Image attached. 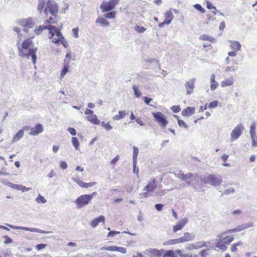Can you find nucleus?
I'll list each match as a JSON object with an SVG mask.
<instances>
[{
  "label": "nucleus",
  "mask_w": 257,
  "mask_h": 257,
  "mask_svg": "<svg viewBox=\"0 0 257 257\" xmlns=\"http://www.w3.org/2000/svg\"><path fill=\"white\" fill-rule=\"evenodd\" d=\"M17 45L19 53V55L21 57H26L28 59L31 56L32 62L36 68L37 48L33 46L32 40L31 38H27L22 42L21 45H20V41L18 40Z\"/></svg>",
  "instance_id": "1"
},
{
  "label": "nucleus",
  "mask_w": 257,
  "mask_h": 257,
  "mask_svg": "<svg viewBox=\"0 0 257 257\" xmlns=\"http://www.w3.org/2000/svg\"><path fill=\"white\" fill-rule=\"evenodd\" d=\"M224 232L219 234L217 236L218 239L216 240V247L223 251H225L227 248V245L233 240L234 237L233 235L225 236L227 233H224Z\"/></svg>",
  "instance_id": "2"
},
{
  "label": "nucleus",
  "mask_w": 257,
  "mask_h": 257,
  "mask_svg": "<svg viewBox=\"0 0 257 257\" xmlns=\"http://www.w3.org/2000/svg\"><path fill=\"white\" fill-rule=\"evenodd\" d=\"M48 30H49V38L52 40L53 43H58L61 40L64 39V37L59 29L50 25Z\"/></svg>",
  "instance_id": "3"
},
{
  "label": "nucleus",
  "mask_w": 257,
  "mask_h": 257,
  "mask_svg": "<svg viewBox=\"0 0 257 257\" xmlns=\"http://www.w3.org/2000/svg\"><path fill=\"white\" fill-rule=\"evenodd\" d=\"M157 188L156 179L153 178L147 185L144 188L145 192L141 193L139 195L140 198H146L152 196L151 192H153Z\"/></svg>",
  "instance_id": "4"
},
{
  "label": "nucleus",
  "mask_w": 257,
  "mask_h": 257,
  "mask_svg": "<svg viewBox=\"0 0 257 257\" xmlns=\"http://www.w3.org/2000/svg\"><path fill=\"white\" fill-rule=\"evenodd\" d=\"M175 175L178 178L182 180L183 181L186 182L189 185H191L193 182L196 180L198 177L197 174H192L190 173L184 174L182 172H175Z\"/></svg>",
  "instance_id": "5"
},
{
  "label": "nucleus",
  "mask_w": 257,
  "mask_h": 257,
  "mask_svg": "<svg viewBox=\"0 0 257 257\" xmlns=\"http://www.w3.org/2000/svg\"><path fill=\"white\" fill-rule=\"evenodd\" d=\"M202 181L205 184H208L213 186H218L221 183L222 178L219 175L212 174L204 177Z\"/></svg>",
  "instance_id": "6"
},
{
  "label": "nucleus",
  "mask_w": 257,
  "mask_h": 257,
  "mask_svg": "<svg viewBox=\"0 0 257 257\" xmlns=\"http://www.w3.org/2000/svg\"><path fill=\"white\" fill-rule=\"evenodd\" d=\"M58 12V5L52 0H48L46 4V7L44 11L45 15L50 13L52 16L57 15Z\"/></svg>",
  "instance_id": "7"
},
{
  "label": "nucleus",
  "mask_w": 257,
  "mask_h": 257,
  "mask_svg": "<svg viewBox=\"0 0 257 257\" xmlns=\"http://www.w3.org/2000/svg\"><path fill=\"white\" fill-rule=\"evenodd\" d=\"M91 196L87 194H83L79 196L74 201L77 208H81L91 202Z\"/></svg>",
  "instance_id": "8"
},
{
  "label": "nucleus",
  "mask_w": 257,
  "mask_h": 257,
  "mask_svg": "<svg viewBox=\"0 0 257 257\" xmlns=\"http://www.w3.org/2000/svg\"><path fill=\"white\" fill-rule=\"evenodd\" d=\"M119 0H110L103 2L100 6L102 12H109L113 10L118 3Z\"/></svg>",
  "instance_id": "9"
},
{
  "label": "nucleus",
  "mask_w": 257,
  "mask_h": 257,
  "mask_svg": "<svg viewBox=\"0 0 257 257\" xmlns=\"http://www.w3.org/2000/svg\"><path fill=\"white\" fill-rule=\"evenodd\" d=\"M153 116L155 118V120L159 124L162 128H165L168 121L165 115L160 112H152Z\"/></svg>",
  "instance_id": "10"
},
{
  "label": "nucleus",
  "mask_w": 257,
  "mask_h": 257,
  "mask_svg": "<svg viewBox=\"0 0 257 257\" xmlns=\"http://www.w3.org/2000/svg\"><path fill=\"white\" fill-rule=\"evenodd\" d=\"M7 226L9 227L14 229H21L25 231H31L33 232H38L44 234H49L50 233V231L43 230L36 228H31L28 227H23V226H15L10 224H6Z\"/></svg>",
  "instance_id": "11"
},
{
  "label": "nucleus",
  "mask_w": 257,
  "mask_h": 257,
  "mask_svg": "<svg viewBox=\"0 0 257 257\" xmlns=\"http://www.w3.org/2000/svg\"><path fill=\"white\" fill-rule=\"evenodd\" d=\"M244 126L242 124L239 123L235 126L230 134V141L233 142L237 140L241 135Z\"/></svg>",
  "instance_id": "12"
},
{
  "label": "nucleus",
  "mask_w": 257,
  "mask_h": 257,
  "mask_svg": "<svg viewBox=\"0 0 257 257\" xmlns=\"http://www.w3.org/2000/svg\"><path fill=\"white\" fill-rule=\"evenodd\" d=\"M17 24L26 28H32L35 25L34 20L29 17L26 19H21L17 21Z\"/></svg>",
  "instance_id": "13"
},
{
  "label": "nucleus",
  "mask_w": 257,
  "mask_h": 257,
  "mask_svg": "<svg viewBox=\"0 0 257 257\" xmlns=\"http://www.w3.org/2000/svg\"><path fill=\"white\" fill-rule=\"evenodd\" d=\"M196 81V79L195 78H192L185 83L184 85L187 95H190L193 93L195 88Z\"/></svg>",
  "instance_id": "14"
},
{
  "label": "nucleus",
  "mask_w": 257,
  "mask_h": 257,
  "mask_svg": "<svg viewBox=\"0 0 257 257\" xmlns=\"http://www.w3.org/2000/svg\"><path fill=\"white\" fill-rule=\"evenodd\" d=\"M72 179L82 188H87L92 187L96 184V182L85 183L80 180L78 178H72Z\"/></svg>",
  "instance_id": "15"
},
{
  "label": "nucleus",
  "mask_w": 257,
  "mask_h": 257,
  "mask_svg": "<svg viewBox=\"0 0 257 257\" xmlns=\"http://www.w3.org/2000/svg\"><path fill=\"white\" fill-rule=\"evenodd\" d=\"M188 220L187 218H184L181 220L177 224H176L173 228L174 232L181 230L184 226L187 223Z\"/></svg>",
  "instance_id": "16"
},
{
  "label": "nucleus",
  "mask_w": 257,
  "mask_h": 257,
  "mask_svg": "<svg viewBox=\"0 0 257 257\" xmlns=\"http://www.w3.org/2000/svg\"><path fill=\"white\" fill-rule=\"evenodd\" d=\"M195 238V235L193 233L185 232L184 235L179 238L180 243L190 241L193 240Z\"/></svg>",
  "instance_id": "17"
},
{
  "label": "nucleus",
  "mask_w": 257,
  "mask_h": 257,
  "mask_svg": "<svg viewBox=\"0 0 257 257\" xmlns=\"http://www.w3.org/2000/svg\"><path fill=\"white\" fill-rule=\"evenodd\" d=\"M43 131V126L41 124H37L34 127L31 128L30 134L32 136H36L42 133Z\"/></svg>",
  "instance_id": "18"
},
{
  "label": "nucleus",
  "mask_w": 257,
  "mask_h": 257,
  "mask_svg": "<svg viewBox=\"0 0 257 257\" xmlns=\"http://www.w3.org/2000/svg\"><path fill=\"white\" fill-rule=\"evenodd\" d=\"M95 23L102 27H108L109 26V22L106 20L104 17H98L96 19Z\"/></svg>",
  "instance_id": "19"
},
{
  "label": "nucleus",
  "mask_w": 257,
  "mask_h": 257,
  "mask_svg": "<svg viewBox=\"0 0 257 257\" xmlns=\"http://www.w3.org/2000/svg\"><path fill=\"white\" fill-rule=\"evenodd\" d=\"M234 80L233 77H230L227 79H225L222 80L220 83V86L221 87H225L227 86H232L234 84Z\"/></svg>",
  "instance_id": "20"
},
{
  "label": "nucleus",
  "mask_w": 257,
  "mask_h": 257,
  "mask_svg": "<svg viewBox=\"0 0 257 257\" xmlns=\"http://www.w3.org/2000/svg\"><path fill=\"white\" fill-rule=\"evenodd\" d=\"M229 42L230 43L229 46L233 50L238 51L241 50V46L238 41L229 40Z\"/></svg>",
  "instance_id": "21"
},
{
  "label": "nucleus",
  "mask_w": 257,
  "mask_h": 257,
  "mask_svg": "<svg viewBox=\"0 0 257 257\" xmlns=\"http://www.w3.org/2000/svg\"><path fill=\"white\" fill-rule=\"evenodd\" d=\"M216 76L214 74L210 76V89L212 91L215 90L219 86L218 83L215 80Z\"/></svg>",
  "instance_id": "22"
},
{
  "label": "nucleus",
  "mask_w": 257,
  "mask_h": 257,
  "mask_svg": "<svg viewBox=\"0 0 257 257\" xmlns=\"http://www.w3.org/2000/svg\"><path fill=\"white\" fill-rule=\"evenodd\" d=\"M100 222H102L103 223L105 222V217L102 215L93 220L91 222V226L93 228H95Z\"/></svg>",
  "instance_id": "23"
},
{
  "label": "nucleus",
  "mask_w": 257,
  "mask_h": 257,
  "mask_svg": "<svg viewBox=\"0 0 257 257\" xmlns=\"http://www.w3.org/2000/svg\"><path fill=\"white\" fill-rule=\"evenodd\" d=\"M195 112V108L194 107H187L182 111V114L183 116H189Z\"/></svg>",
  "instance_id": "24"
},
{
  "label": "nucleus",
  "mask_w": 257,
  "mask_h": 257,
  "mask_svg": "<svg viewBox=\"0 0 257 257\" xmlns=\"http://www.w3.org/2000/svg\"><path fill=\"white\" fill-rule=\"evenodd\" d=\"M164 17L165 18V23H167V25H169L171 23V22L174 18L173 13L171 12V11H170V10L167 11L164 14Z\"/></svg>",
  "instance_id": "25"
},
{
  "label": "nucleus",
  "mask_w": 257,
  "mask_h": 257,
  "mask_svg": "<svg viewBox=\"0 0 257 257\" xmlns=\"http://www.w3.org/2000/svg\"><path fill=\"white\" fill-rule=\"evenodd\" d=\"M69 61L67 60L66 59L64 60V67L60 73V78H62L64 75L67 73L69 65Z\"/></svg>",
  "instance_id": "26"
},
{
  "label": "nucleus",
  "mask_w": 257,
  "mask_h": 257,
  "mask_svg": "<svg viewBox=\"0 0 257 257\" xmlns=\"http://www.w3.org/2000/svg\"><path fill=\"white\" fill-rule=\"evenodd\" d=\"M88 121L94 124L98 125L100 123L99 120L98 119L97 116L95 114H92L86 117Z\"/></svg>",
  "instance_id": "27"
},
{
  "label": "nucleus",
  "mask_w": 257,
  "mask_h": 257,
  "mask_svg": "<svg viewBox=\"0 0 257 257\" xmlns=\"http://www.w3.org/2000/svg\"><path fill=\"white\" fill-rule=\"evenodd\" d=\"M126 115V112L125 110H119L118 114L113 116L112 119L114 120H118L123 119Z\"/></svg>",
  "instance_id": "28"
},
{
  "label": "nucleus",
  "mask_w": 257,
  "mask_h": 257,
  "mask_svg": "<svg viewBox=\"0 0 257 257\" xmlns=\"http://www.w3.org/2000/svg\"><path fill=\"white\" fill-rule=\"evenodd\" d=\"M24 136V131L22 130H19L14 136L12 140V143L19 141Z\"/></svg>",
  "instance_id": "29"
},
{
  "label": "nucleus",
  "mask_w": 257,
  "mask_h": 257,
  "mask_svg": "<svg viewBox=\"0 0 257 257\" xmlns=\"http://www.w3.org/2000/svg\"><path fill=\"white\" fill-rule=\"evenodd\" d=\"M133 149V164L135 165V164L137 163V157L139 154V149L136 146H134Z\"/></svg>",
  "instance_id": "30"
},
{
  "label": "nucleus",
  "mask_w": 257,
  "mask_h": 257,
  "mask_svg": "<svg viewBox=\"0 0 257 257\" xmlns=\"http://www.w3.org/2000/svg\"><path fill=\"white\" fill-rule=\"evenodd\" d=\"M243 228L242 227V224L237 226L236 227L233 229H229L226 231H224V233H232L235 232H239L243 230Z\"/></svg>",
  "instance_id": "31"
},
{
  "label": "nucleus",
  "mask_w": 257,
  "mask_h": 257,
  "mask_svg": "<svg viewBox=\"0 0 257 257\" xmlns=\"http://www.w3.org/2000/svg\"><path fill=\"white\" fill-rule=\"evenodd\" d=\"M49 26H50V25H47V26H40L39 27H38V28H36L34 30V32L35 33L36 35H39L44 30H45V29H48V28L49 27Z\"/></svg>",
  "instance_id": "32"
},
{
  "label": "nucleus",
  "mask_w": 257,
  "mask_h": 257,
  "mask_svg": "<svg viewBox=\"0 0 257 257\" xmlns=\"http://www.w3.org/2000/svg\"><path fill=\"white\" fill-rule=\"evenodd\" d=\"M150 252L157 256L160 257L162 255L164 250H158L156 248L151 249Z\"/></svg>",
  "instance_id": "33"
},
{
  "label": "nucleus",
  "mask_w": 257,
  "mask_h": 257,
  "mask_svg": "<svg viewBox=\"0 0 257 257\" xmlns=\"http://www.w3.org/2000/svg\"><path fill=\"white\" fill-rule=\"evenodd\" d=\"M199 39L204 41L207 40L211 42H213L215 41L214 38L208 35H202L200 36L199 37Z\"/></svg>",
  "instance_id": "34"
},
{
  "label": "nucleus",
  "mask_w": 257,
  "mask_h": 257,
  "mask_svg": "<svg viewBox=\"0 0 257 257\" xmlns=\"http://www.w3.org/2000/svg\"><path fill=\"white\" fill-rule=\"evenodd\" d=\"M174 117L178 119V123L179 125L185 128H188V125L184 122V120L179 119V117L176 115H174Z\"/></svg>",
  "instance_id": "35"
},
{
  "label": "nucleus",
  "mask_w": 257,
  "mask_h": 257,
  "mask_svg": "<svg viewBox=\"0 0 257 257\" xmlns=\"http://www.w3.org/2000/svg\"><path fill=\"white\" fill-rule=\"evenodd\" d=\"M71 141L72 145H73L75 149L77 150H78L80 146V143L78 141V139L76 137H73L72 138Z\"/></svg>",
  "instance_id": "36"
},
{
  "label": "nucleus",
  "mask_w": 257,
  "mask_h": 257,
  "mask_svg": "<svg viewBox=\"0 0 257 257\" xmlns=\"http://www.w3.org/2000/svg\"><path fill=\"white\" fill-rule=\"evenodd\" d=\"M255 125L254 123L252 124L250 126L249 134L250 138L257 137L255 134Z\"/></svg>",
  "instance_id": "37"
},
{
  "label": "nucleus",
  "mask_w": 257,
  "mask_h": 257,
  "mask_svg": "<svg viewBox=\"0 0 257 257\" xmlns=\"http://www.w3.org/2000/svg\"><path fill=\"white\" fill-rule=\"evenodd\" d=\"M45 4V1L44 0H40L37 7L38 11L41 14L44 9Z\"/></svg>",
  "instance_id": "38"
},
{
  "label": "nucleus",
  "mask_w": 257,
  "mask_h": 257,
  "mask_svg": "<svg viewBox=\"0 0 257 257\" xmlns=\"http://www.w3.org/2000/svg\"><path fill=\"white\" fill-rule=\"evenodd\" d=\"M116 13L115 11H112L107 13L104 15V17L106 19H114L116 17Z\"/></svg>",
  "instance_id": "39"
},
{
  "label": "nucleus",
  "mask_w": 257,
  "mask_h": 257,
  "mask_svg": "<svg viewBox=\"0 0 257 257\" xmlns=\"http://www.w3.org/2000/svg\"><path fill=\"white\" fill-rule=\"evenodd\" d=\"M36 201L38 203L44 204L47 202V200L41 194H39L37 197L36 198Z\"/></svg>",
  "instance_id": "40"
},
{
  "label": "nucleus",
  "mask_w": 257,
  "mask_h": 257,
  "mask_svg": "<svg viewBox=\"0 0 257 257\" xmlns=\"http://www.w3.org/2000/svg\"><path fill=\"white\" fill-rule=\"evenodd\" d=\"M5 184L7 186L10 187L11 188H13L14 189H16L17 190H20L21 185H17V184H13L10 182H7V183H5Z\"/></svg>",
  "instance_id": "41"
},
{
  "label": "nucleus",
  "mask_w": 257,
  "mask_h": 257,
  "mask_svg": "<svg viewBox=\"0 0 257 257\" xmlns=\"http://www.w3.org/2000/svg\"><path fill=\"white\" fill-rule=\"evenodd\" d=\"M134 30L138 33H143L146 31V29L145 27L139 25H137L135 27Z\"/></svg>",
  "instance_id": "42"
},
{
  "label": "nucleus",
  "mask_w": 257,
  "mask_h": 257,
  "mask_svg": "<svg viewBox=\"0 0 257 257\" xmlns=\"http://www.w3.org/2000/svg\"><path fill=\"white\" fill-rule=\"evenodd\" d=\"M178 243H180L179 238L175 239L170 240L167 242H165L164 243V245L174 244Z\"/></svg>",
  "instance_id": "43"
},
{
  "label": "nucleus",
  "mask_w": 257,
  "mask_h": 257,
  "mask_svg": "<svg viewBox=\"0 0 257 257\" xmlns=\"http://www.w3.org/2000/svg\"><path fill=\"white\" fill-rule=\"evenodd\" d=\"M133 90L134 91V94L137 97V98H139L141 96V91L139 90L138 87L137 86L134 85H133Z\"/></svg>",
  "instance_id": "44"
},
{
  "label": "nucleus",
  "mask_w": 257,
  "mask_h": 257,
  "mask_svg": "<svg viewBox=\"0 0 257 257\" xmlns=\"http://www.w3.org/2000/svg\"><path fill=\"white\" fill-rule=\"evenodd\" d=\"M242 245V242L239 241L237 243L233 244L230 247V250L232 252H235L237 250V246H241Z\"/></svg>",
  "instance_id": "45"
},
{
  "label": "nucleus",
  "mask_w": 257,
  "mask_h": 257,
  "mask_svg": "<svg viewBox=\"0 0 257 257\" xmlns=\"http://www.w3.org/2000/svg\"><path fill=\"white\" fill-rule=\"evenodd\" d=\"M237 66H235V65H232L231 66H228L227 67H226L225 69V71L226 72H235L236 71V70L237 69Z\"/></svg>",
  "instance_id": "46"
},
{
  "label": "nucleus",
  "mask_w": 257,
  "mask_h": 257,
  "mask_svg": "<svg viewBox=\"0 0 257 257\" xmlns=\"http://www.w3.org/2000/svg\"><path fill=\"white\" fill-rule=\"evenodd\" d=\"M166 256L177 257V255L175 253L174 251L170 250L167 251L166 252V253L164 254L163 257H166Z\"/></svg>",
  "instance_id": "47"
},
{
  "label": "nucleus",
  "mask_w": 257,
  "mask_h": 257,
  "mask_svg": "<svg viewBox=\"0 0 257 257\" xmlns=\"http://www.w3.org/2000/svg\"><path fill=\"white\" fill-rule=\"evenodd\" d=\"M101 125L107 131L111 130L112 128L109 122L105 123L104 121H103L101 123Z\"/></svg>",
  "instance_id": "48"
},
{
  "label": "nucleus",
  "mask_w": 257,
  "mask_h": 257,
  "mask_svg": "<svg viewBox=\"0 0 257 257\" xmlns=\"http://www.w3.org/2000/svg\"><path fill=\"white\" fill-rule=\"evenodd\" d=\"M115 251H118L122 253H125L126 252V249L123 247L115 246Z\"/></svg>",
  "instance_id": "49"
},
{
  "label": "nucleus",
  "mask_w": 257,
  "mask_h": 257,
  "mask_svg": "<svg viewBox=\"0 0 257 257\" xmlns=\"http://www.w3.org/2000/svg\"><path fill=\"white\" fill-rule=\"evenodd\" d=\"M167 193V190L166 189L161 190L155 192V195L156 196H162L165 195Z\"/></svg>",
  "instance_id": "50"
},
{
  "label": "nucleus",
  "mask_w": 257,
  "mask_h": 257,
  "mask_svg": "<svg viewBox=\"0 0 257 257\" xmlns=\"http://www.w3.org/2000/svg\"><path fill=\"white\" fill-rule=\"evenodd\" d=\"M242 227L243 228V229H246L249 227H252L253 226V222H247L243 224H242Z\"/></svg>",
  "instance_id": "51"
},
{
  "label": "nucleus",
  "mask_w": 257,
  "mask_h": 257,
  "mask_svg": "<svg viewBox=\"0 0 257 257\" xmlns=\"http://www.w3.org/2000/svg\"><path fill=\"white\" fill-rule=\"evenodd\" d=\"M194 7L198 11L202 13H205V10L201 7L199 4H195L194 5Z\"/></svg>",
  "instance_id": "52"
},
{
  "label": "nucleus",
  "mask_w": 257,
  "mask_h": 257,
  "mask_svg": "<svg viewBox=\"0 0 257 257\" xmlns=\"http://www.w3.org/2000/svg\"><path fill=\"white\" fill-rule=\"evenodd\" d=\"M218 104V101L217 100H215L213 101H212L209 104L208 107L209 108H215L217 106Z\"/></svg>",
  "instance_id": "53"
},
{
  "label": "nucleus",
  "mask_w": 257,
  "mask_h": 257,
  "mask_svg": "<svg viewBox=\"0 0 257 257\" xmlns=\"http://www.w3.org/2000/svg\"><path fill=\"white\" fill-rule=\"evenodd\" d=\"M251 139L252 147L253 148L257 147V137L251 138Z\"/></svg>",
  "instance_id": "54"
},
{
  "label": "nucleus",
  "mask_w": 257,
  "mask_h": 257,
  "mask_svg": "<svg viewBox=\"0 0 257 257\" xmlns=\"http://www.w3.org/2000/svg\"><path fill=\"white\" fill-rule=\"evenodd\" d=\"M206 6H207V8L209 9V10H214L215 11H216V7H214L212 3L207 1L206 2Z\"/></svg>",
  "instance_id": "55"
},
{
  "label": "nucleus",
  "mask_w": 257,
  "mask_h": 257,
  "mask_svg": "<svg viewBox=\"0 0 257 257\" xmlns=\"http://www.w3.org/2000/svg\"><path fill=\"white\" fill-rule=\"evenodd\" d=\"M235 192V190L233 188H231L229 189H226L224 192V194L226 195H228L230 193H233Z\"/></svg>",
  "instance_id": "56"
},
{
  "label": "nucleus",
  "mask_w": 257,
  "mask_h": 257,
  "mask_svg": "<svg viewBox=\"0 0 257 257\" xmlns=\"http://www.w3.org/2000/svg\"><path fill=\"white\" fill-rule=\"evenodd\" d=\"M242 213V211L240 209L235 210L231 212V214L233 215H237L239 216L241 215Z\"/></svg>",
  "instance_id": "57"
},
{
  "label": "nucleus",
  "mask_w": 257,
  "mask_h": 257,
  "mask_svg": "<svg viewBox=\"0 0 257 257\" xmlns=\"http://www.w3.org/2000/svg\"><path fill=\"white\" fill-rule=\"evenodd\" d=\"M46 246V244L41 243V244H38V245H36L35 248L38 250H41V249H44Z\"/></svg>",
  "instance_id": "58"
},
{
  "label": "nucleus",
  "mask_w": 257,
  "mask_h": 257,
  "mask_svg": "<svg viewBox=\"0 0 257 257\" xmlns=\"http://www.w3.org/2000/svg\"><path fill=\"white\" fill-rule=\"evenodd\" d=\"M120 233L119 231H111L107 234V237H114L115 235Z\"/></svg>",
  "instance_id": "59"
},
{
  "label": "nucleus",
  "mask_w": 257,
  "mask_h": 257,
  "mask_svg": "<svg viewBox=\"0 0 257 257\" xmlns=\"http://www.w3.org/2000/svg\"><path fill=\"white\" fill-rule=\"evenodd\" d=\"M60 167L62 169H66L67 167V164L65 161H61L60 163Z\"/></svg>",
  "instance_id": "60"
},
{
  "label": "nucleus",
  "mask_w": 257,
  "mask_h": 257,
  "mask_svg": "<svg viewBox=\"0 0 257 257\" xmlns=\"http://www.w3.org/2000/svg\"><path fill=\"white\" fill-rule=\"evenodd\" d=\"M67 130L69 133L72 136H75L76 135V131L75 128L73 127H68Z\"/></svg>",
  "instance_id": "61"
},
{
  "label": "nucleus",
  "mask_w": 257,
  "mask_h": 257,
  "mask_svg": "<svg viewBox=\"0 0 257 257\" xmlns=\"http://www.w3.org/2000/svg\"><path fill=\"white\" fill-rule=\"evenodd\" d=\"M72 32L75 38H78V29L77 28H73L72 29Z\"/></svg>",
  "instance_id": "62"
},
{
  "label": "nucleus",
  "mask_w": 257,
  "mask_h": 257,
  "mask_svg": "<svg viewBox=\"0 0 257 257\" xmlns=\"http://www.w3.org/2000/svg\"><path fill=\"white\" fill-rule=\"evenodd\" d=\"M164 206L163 204H157L155 205V208L159 211H162L163 209V207Z\"/></svg>",
  "instance_id": "63"
},
{
  "label": "nucleus",
  "mask_w": 257,
  "mask_h": 257,
  "mask_svg": "<svg viewBox=\"0 0 257 257\" xmlns=\"http://www.w3.org/2000/svg\"><path fill=\"white\" fill-rule=\"evenodd\" d=\"M119 155L116 156L111 161V164L112 165H114L119 160Z\"/></svg>",
  "instance_id": "64"
}]
</instances>
